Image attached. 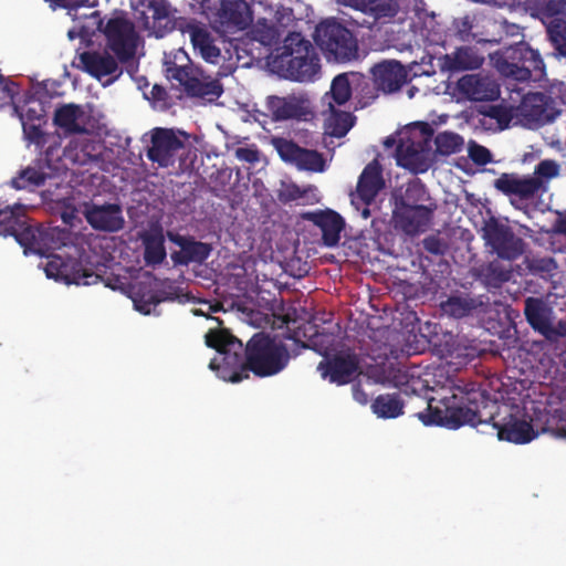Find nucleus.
Segmentation results:
<instances>
[{
    "label": "nucleus",
    "mask_w": 566,
    "mask_h": 566,
    "mask_svg": "<svg viewBox=\"0 0 566 566\" xmlns=\"http://www.w3.org/2000/svg\"><path fill=\"white\" fill-rule=\"evenodd\" d=\"M23 214L21 206L0 210V234H12L17 241L28 250L35 253H44L50 249L57 252L49 254L40 266L43 268L46 277L64 284L92 285L101 280L99 270L95 266L91 256L77 245L64 242L65 233L56 228L42 229L38 227H24L20 220Z\"/></svg>",
    "instance_id": "nucleus-1"
},
{
    "label": "nucleus",
    "mask_w": 566,
    "mask_h": 566,
    "mask_svg": "<svg viewBox=\"0 0 566 566\" xmlns=\"http://www.w3.org/2000/svg\"><path fill=\"white\" fill-rule=\"evenodd\" d=\"M481 394L475 390L465 392L457 388L448 391L436 405L431 399L428 413H421L420 419L426 424H439L449 428H458L462 424L475 426L478 419V399Z\"/></svg>",
    "instance_id": "nucleus-2"
},
{
    "label": "nucleus",
    "mask_w": 566,
    "mask_h": 566,
    "mask_svg": "<svg viewBox=\"0 0 566 566\" xmlns=\"http://www.w3.org/2000/svg\"><path fill=\"white\" fill-rule=\"evenodd\" d=\"M271 65L283 77L295 81H310L319 69L308 42L297 34L284 41L283 48L272 57Z\"/></svg>",
    "instance_id": "nucleus-3"
},
{
    "label": "nucleus",
    "mask_w": 566,
    "mask_h": 566,
    "mask_svg": "<svg viewBox=\"0 0 566 566\" xmlns=\"http://www.w3.org/2000/svg\"><path fill=\"white\" fill-rule=\"evenodd\" d=\"M432 132L426 123H415L398 134L397 164L412 172L426 171L432 160L427 143Z\"/></svg>",
    "instance_id": "nucleus-4"
},
{
    "label": "nucleus",
    "mask_w": 566,
    "mask_h": 566,
    "mask_svg": "<svg viewBox=\"0 0 566 566\" xmlns=\"http://www.w3.org/2000/svg\"><path fill=\"white\" fill-rule=\"evenodd\" d=\"M206 344L217 350V355L210 361V369L217 371L223 380L241 381L242 376L237 371L241 363L239 358L241 343L226 329L210 328L206 335Z\"/></svg>",
    "instance_id": "nucleus-5"
},
{
    "label": "nucleus",
    "mask_w": 566,
    "mask_h": 566,
    "mask_svg": "<svg viewBox=\"0 0 566 566\" xmlns=\"http://www.w3.org/2000/svg\"><path fill=\"white\" fill-rule=\"evenodd\" d=\"M433 203L419 184H411L406 190L401 203L395 210V220L407 233L422 231L430 219Z\"/></svg>",
    "instance_id": "nucleus-6"
},
{
    "label": "nucleus",
    "mask_w": 566,
    "mask_h": 566,
    "mask_svg": "<svg viewBox=\"0 0 566 566\" xmlns=\"http://www.w3.org/2000/svg\"><path fill=\"white\" fill-rule=\"evenodd\" d=\"M287 353L280 343L258 334L248 344V366L258 376L266 377L282 370Z\"/></svg>",
    "instance_id": "nucleus-7"
},
{
    "label": "nucleus",
    "mask_w": 566,
    "mask_h": 566,
    "mask_svg": "<svg viewBox=\"0 0 566 566\" xmlns=\"http://www.w3.org/2000/svg\"><path fill=\"white\" fill-rule=\"evenodd\" d=\"M316 42L328 60L347 61L356 54L352 33L336 22H324L316 28Z\"/></svg>",
    "instance_id": "nucleus-8"
},
{
    "label": "nucleus",
    "mask_w": 566,
    "mask_h": 566,
    "mask_svg": "<svg viewBox=\"0 0 566 566\" xmlns=\"http://www.w3.org/2000/svg\"><path fill=\"white\" fill-rule=\"evenodd\" d=\"M191 136L181 130L155 128L151 132V146L148 156L161 167H168L176 160L178 153L191 146Z\"/></svg>",
    "instance_id": "nucleus-9"
},
{
    "label": "nucleus",
    "mask_w": 566,
    "mask_h": 566,
    "mask_svg": "<svg viewBox=\"0 0 566 566\" xmlns=\"http://www.w3.org/2000/svg\"><path fill=\"white\" fill-rule=\"evenodd\" d=\"M533 411V406L514 408L502 422L495 424L499 439L514 443L532 441L537 436L534 429Z\"/></svg>",
    "instance_id": "nucleus-10"
},
{
    "label": "nucleus",
    "mask_w": 566,
    "mask_h": 566,
    "mask_svg": "<svg viewBox=\"0 0 566 566\" xmlns=\"http://www.w3.org/2000/svg\"><path fill=\"white\" fill-rule=\"evenodd\" d=\"M165 64L167 78L177 81L189 94L208 102L214 101L221 94V87L217 82H208L186 66L171 65L168 61Z\"/></svg>",
    "instance_id": "nucleus-11"
},
{
    "label": "nucleus",
    "mask_w": 566,
    "mask_h": 566,
    "mask_svg": "<svg viewBox=\"0 0 566 566\" xmlns=\"http://www.w3.org/2000/svg\"><path fill=\"white\" fill-rule=\"evenodd\" d=\"M271 144L283 161L301 170L321 172L325 169L326 161L317 151L303 149L283 137H273Z\"/></svg>",
    "instance_id": "nucleus-12"
},
{
    "label": "nucleus",
    "mask_w": 566,
    "mask_h": 566,
    "mask_svg": "<svg viewBox=\"0 0 566 566\" xmlns=\"http://www.w3.org/2000/svg\"><path fill=\"white\" fill-rule=\"evenodd\" d=\"M105 33L109 48L120 60L125 61L137 54L139 40L127 20L119 17L109 20Z\"/></svg>",
    "instance_id": "nucleus-13"
},
{
    "label": "nucleus",
    "mask_w": 566,
    "mask_h": 566,
    "mask_svg": "<svg viewBox=\"0 0 566 566\" xmlns=\"http://www.w3.org/2000/svg\"><path fill=\"white\" fill-rule=\"evenodd\" d=\"M382 186L379 167L376 164L368 165L359 178L356 192L352 193V205L357 210H361L364 219L369 217L370 212L367 206L374 201Z\"/></svg>",
    "instance_id": "nucleus-14"
},
{
    "label": "nucleus",
    "mask_w": 566,
    "mask_h": 566,
    "mask_svg": "<svg viewBox=\"0 0 566 566\" xmlns=\"http://www.w3.org/2000/svg\"><path fill=\"white\" fill-rule=\"evenodd\" d=\"M80 62L83 70L102 82L103 85L111 84L119 75L116 60L106 51L82 53Z\"/></svg>",
    "instance_id": "nucleus-15"
},
{
    "label": "nucleus",
    "mask_w": 566,
    "mask_h": 566,
    "mask_svg": "<svg viewBox=\"0 0 566 566\" xmlns=\"http://www.w3.org/2000/svg\"><path fill=\"white\" fill-rule=\"evenodd\" d=\"M523 125L535 128L551 122L555 117L554 109L549 107L543 94H528L520 106Z\"/></svg>",
    "instance_id": "nucleus-16"
},
{
    "label": "nucleus",
    "mask_w": 566,
    "mask_h": 566,
    "mask_svg": "<svg viewBox=\"0 0 566 566\" xmlns=\"http://www.w3.org/2000/svg\"><path fill=\"white\" fill-rule=\"evenodd\" d=\"M87 222L97 230L117 231L124 226V217L118 206H86L84 210Z\"/></svg>",
    "instance_id": "nucleus-17"
},
{
    "label": "nucleus",
    "mask_w": 566,
    "mask_h": 566,
    "mask_svg": "<svg viewBox=\"0 0 566 566\" xmlns=\"http://www.w3.org/2000/svg\"><path fill=\"white\" fill-rule=\"evenodd\" d=\"M374 78L384 92L397 91L407 80V71L395 61H388L374 67Z\"/></svg>",
    "instance_id": "nucleus-18"
},
{
    "label": "nucleus",
    "mask_w": 566,
    "mask_h": 566,
    "mask_svg": "<svg viewBox=\"0 0 566 566\" xmlns=\"http://www.w3.org/2000/svg\"><path fill=\"white\" fill-rule=\"evenodd\" d=\"M357 368V361L350 354H340L326 365L321 363L318 369L323 378L338 385L350 380Z\"/></svg>",
    "instance_id": "nucleus-19"
},
{
    "label": "nucleus",
    "mask_w": 566,
    "mask_h": 566,
    "mask_svg": "<svg viewBox=\"0 0 566 566\" xmlns=\"http://www.w3.org/2000/svg\"><path fill=\"white\" fill-rule=\"evenodd\" d=\"M459 88L469 98L475 101L494 99L499 96V86L489 78L467 75L459 81Z\"/></svg>",
    "instance_id": "nucleus-20"
},
{
    "label": "nucleus",
    "mask_w": 566,
    "mask_h": 566,
    "mask_svg": "<svg viewBox=\"0 0 566 566\" xmlns=\"http://www.w3.org/2000/svg\"><path fill=\"white\" fill-rule=\"evenodd\" d=\"M485 237L503 258L512 259L521 252V241L503 228L488 226Z\"/></svg>",
    "instance_id": "nucleus-21"
},
{
    "label": "nucleus",
    "mask_w": 566,
    "mask_h": 566,
    "mask_svg": "<svg viewBox=\"0 0 566 566\" xmlns=\"http://www.w3.org/2000/svg\"><path fill=\"white\" fill-rule=\"evenodd\" d=\"M525 314L534 328L543 335L551 337L556 329L552 322V311L543 302L528 298L525 304Z\"/></svg>",
    "instance_id": "nucleus-22"
},
{
    "label": "nucleus",
    "mask_w": 566,
    "mask_h": 566,
    "mask_svg": "<svg viewBox=\"0 0 566 566\" xmlns=\"http://www.w3.org/2000/svg\"><path fill=\"white\" fill-rule=\"evenodd\" d=\"M495 187L507 195L528 198L539 188V182L534 178L503 175L495 180Z\"/></svg>",
    "instance_id": "nucleus-23"
},
{
    "label": "nucleus",
    "mask_w": 566,
    "mask_h": 566,
    "mask_svg": "<svg viewBox=\"0 0 566 566\" xmlns=\"http://www.w3.org/2000/svg\"><path fill=\"white\" fill-rule=\"evenodd\" d=\"M45 114L44 107L36 99L28 102V108L23 109L20 114L24 134L29 139L40 143L41 142V124Z\"/></svg>",
    "instance_id": "nucleus-24"
},
{
    "label": "nucleus",
    "mask_w": 566,
    "mask_h": 566,
    "mask_svg": "<svg viewBox=\"0 0 566 566\" xmlns=\"http://www.w3.org/2000/svg\"><path fill=\"white\" fill-rule=\"evenodd\" d=\"M88 116L75 105H65L55 113V124L67 132H83Z\"/></svg>",
    "instance_id": "nucleus-25"
},
{
    "label": "nucleus",
    "mask_w": 566,
    "mask_h": 566,
    "mask_svg": "<svg viewBox=\"0 0 566 566\" xmlns=\"http://www.w3.org/2000/svg\"><path fill=\"white\" fill-rule=\"evenodd\" d=\"M275 114L280 118H302L310 114V101L303 96L276 98Z\"/></svg>",
    "instance_id": "nucleus-26"
},
{
    "label": "nucleus",
    "mask_w": 566,
    "mask_h": 566,
    "mask_svg": "<svg viewBox=\"0 0 566 566\" xmlns=\"http://www.w3.org/2000/svg\"><path fill=\"white\" fill-rule=\"evenodd\" d=\"M315 222L323 231L325 243L327 245H335L344 227L340 216L334 211H325L315 217Z\"/></svg>",
    "instance_id": "nucleus-27"
},
{
    "label": "nucleus",
    "mask_w": 566,
    "mask_h": 566,
    "mask_svg": "<svg viewBox=\"0 0 566 566\" xmlns=\"http://www.w3.org/2000/svg\"><path fill=\"white\" fill-rule=\"evenodd\" d=\"M356 78L357 75L355 74H342L336 76L332 83L331 92L323 98L324 104H326L328 108H332L334 107L332 101H335L338 105L347 102L352 95V83Z\"/></svg>",
    "instance_id": "nucleus-28"
},
{
    "label": "nucleus",
    "mask_w": 566,
    "mask_h": 566,
    "mask_svg": "<svg viewBox=\"0 0 566 566\" xmlns=\"http://www.w3.org/2000/svg\"><path fill=\"white\" fill-rule=\"evenodd\" d=\"M145 258L148 263H158L165 255L163 230L158 226L151 228L144 234Z\"/></svg>",
    "instance_id": "nucleus-29"
},
{
    "label": "nucleus",
    "mask_w": 566,
    "mask_h": 566,
    "mask_svg": "<svg viewBox=\"0 0 566 566\" xmlns=\"http://www.w3.org/2000/svg\"><path fill=\"white\" fill-rule=\"evenodd\" d=\"M388 380L389 377L380 376L375 371L360 375L357 384L354 386V399L361 405H366L369 401V396L375 394L374 387L377 384H385Z\"/></svg>",
    "instance_id": "nucleus-30"
},
{
    "label": "nucleus",
    "mask_w": 566,
    "mask_h": 566,
    "mask_svg": "<svg viewBox=\"0 0 566 566\" xmlns=\"http://www.w3.org/2000/svg\"><path fill=\"white\" fill-rule=\"evenodd\" d=\"M191 41L193 48L199 51L200 55L210 63H216L220 50L213 43L209 32L205 29H193L191 32Z\"/></svg>",
    "instance_id": "nucleus-31"
},
{
    "label": "nucleus",
    "mask_w": 566,
    "mask_h": 566,
    "mask_svg": "<svg viewBox=\"0 0 566 566\" xmlns=\"http://www.w3.org/2000/svg\"><path fill=\"white\" fill-rule=\"evenodd\" d=\"M353 126V117L349 113L337 112L334 107L328 108L325 118L326 134L335 137L344 136Z\"/></svg>",
    "instance_id": "nucleus-32"
},
{
    "label": "nucleus",
    "mask_w": 566,
    "mask_h": 566,
    "mask_svg": "<svg viewBox=\"0 0 566 566\" xmlns=\"http://www.w3.org/2000/svg\"><path fill=\"white\" fill-rule=\"evenodd\" d=\"M402 408V402L394 395L379 396L371 405L374 413L385 419L400 416Z\"/></svg>",
    "instance_id": "nucleus-33"
},
{
    "label": "nucleus",
    "mask_w": 566,
    "mask_h": 566,
    "mask_svg": "<svg viewBox=\"0 0 566 566\" xmlns=\"http://www.w3.org/2000/svg\"><path fill=\"white\" fill-rule=\"evenodd\" d=\"M463 138L455 133L443 132L436 137L437 151L441 155L458 153L463 147Z\"/></svg>",
    "instance_id": "nucleus-34"
},
{
    "label": "nucleus",
    "mask_w": 566,
    "mask_h": 566,
    "mask_svg": "<svg viewBox=\"0 0 566 566\" xmlns=\"http://www.w3.org/2000/svg\"><path fill=\"white\" fill-rule=\"evenodd\" d=\"M50 175L48 172H44L36 167H29L23 170L18 178L13 179L12 184L18 189L27 188L29 186H39Z\"/></svg>",
    "instance_id": "nucleus-35"
},
{
    "label": "nucleus",
    "mask_w": 566,
    "mask_h": 566,
    "mask_svg": "<svg viewBox=\"0 0 566 566\" xmlns=\"http://www.w3.org/2000/svg\"><path fill=\"white\" fill-rule=\"evenodd\" d=\"M178 244L182 248L187 256L192 261L205 260L210 252V249L205 243L189 242L182 238L178 240Z\"/></svg>",
    "instance_id": "nucleus-36"
},
{
    "label": "nucleus",
    "mask_w": 566,
    "mask_h": 566,
    "mask_svg": "<svg viewBox=\"0 0 566 566\" xmlns=\"http://www.w3.org/2000/svg\"><path fill=\"white\" fill-rule=\"evenodd\" d=\"M486 119H489L490 123L485 120L484 125H488L490 128H493L492 122L494 120V128L504 129L509 127V124L511 122V115L505 108L491 107L489 113L486 114Z\"/></svg>",
    "instance_id": "nucleus-37"
},
{
    "label": "nucleus",
    "mask_w": 566,
    "mask_h": 566,
    "mask_svg": "<svg viewBox=\"0 0 566 566\" xmlns=\"http://www.w3.org/2000/svg\"><path fill=\"white\" fill-rule=\"evenodd\" d=\"M130 297L133 300L135 308L145 315L150 314L158 302L155 300V296L153 294L145 295L136 291L132 293Z\"/></svg>",
    "instance_id": "nucleus-38"
},
{
    "label": "nucleus",
    "mask_w": 566,
    "mask_h": 566,
    "mask_svg": "<svg viewBox=\"0 0 566 566\" xmlns=\"http://www.w3.org/2000/svg\"><path fill=\"white\" fill-rule=\"evenodd\" d=\"M536 174L545 179L557 177L559 174V166L554 160H543L536 168Z\"/></svg>",
    "instance_id": "nucleus-39"
},
{
    "label": "nucleus",
    "mask_w": 566,
    "mask_h": 566,
    "mask_svg": "<svg viewBox=\"0 0 566 566\" xmlns=\"http://www.w3.org/2000/svg\"><path fill=\"white\" fill-rule=\"evenodd\" d=\"M469 155L478 164L483 165L491 160L490 151L480 145L474 143L469 144Z\"/></svg>",
    "instance_id": "nucleus-40"
},
{
    "label": "nucleus",
    "mask_w": 566,
    "mask_h": 566,
    "mask_svg": "<svg viewBox=\"0 0 566 566\" xmlns=\"http://www.w3.org/2000/svg\"><path fill=\"white\" fill-rule=\"evenodd\" d=\"M235 157L241 161L254 164L260 160V153L253 146H244L235 149Z\"/></svg>",
    "instance_id": "nucleus-41"
},
{
    "label": "nucleus",
    "mask_w": 566,
    "mask_h": 566,
    "mask_svg": "<svg viewBox=\"0 0 566 566\" xmlns=\"http://www.w3.org/2000/svg\"><path fill=\"white\" fill-rule=\"evenodd\" d=\"M237 7L240 10V18L234 19V23L239 29H244L252 21L253 12L245 2H239L237 3Z\"/></svg>",
    "instance_id": "nucleus-42"
},
{
    "label": "nucleus",
    "mask_w": 566,
    "mask_h": 566,
    "mask_svg": "<svg viewBox=\"0 0 566 566\" xmlns=\"http://www.w3.org/2000/svg\"><path fill=\"white\" fill-rule=\"evenodd\" d=\"M500 71L507 76H514L517 80H524L528 76V66L518 69L514 65H507L506 67H500Z\"/></svg>",
    "instance_id": "nucleus-43"
},
{
    "label": "nucleus",
    "mask_w": 566,
    "mask_h": 566,
    "mask_svg": "<svg viewBox=\"0 0 566 566\" xmlns=\"http://www.w3.org/2000/svg\"><path fill=\"white\" fill-rule=\"evenodd\" d=\"M275 38L276 31L269 25L264 24V30L256 31V39L264 44H271Z\"/></svg>",
    "instance_id": "nucleus-44"
},
{
    "label": "nucleus",
    "mask_w": 566,
    "mask_h": 566,
    "mask_svg": "<svg viewBox=\"0 0 566 566\" xmlns=\"http://www.w3.org/2000/svg\"><path fill=\"white\" fill-rule=\"evenodd\" d=\"M61 217H62V220L64 221V223H66L71 227H74L75 221L78 219L75 213V209L71 206L64 207V210L61 212Z\"/></svg>",
    "instance_id": "nucleus-45"
},
{
    "label": "nucleus",
    "mask_w": 566,
    "mask_h": 566,
    "mask_svg": "<svg viewBox=\"0 0 566 566\" xmlns=\"http://www.w3.org/2000/svg\"><path fill=\"white\" fill-rule=\"evenodd\" d=\"M90 156V153L87 150H83V155H78V154H73V150L71 148H69L66 151H65V157L66 159L71 160L72 163H85L86 160V157Z\"/></svg>",
    "instance_id": "nucleus-46"
},
{
    "label": "nucleus",
    "mask_w": 566,
    "mask_h": 566,
    "mask_svg": "<svg viewBox=\"0 0 566 566\" xmlns=\"http://www.w3.org/2000/svg\"><path fill=\"white\" fill-rule=\"evenodd\" d=\"M527 53H528V54L533 57V60H534V62H533V64H534V65H533V66H534V67H539L541 61L537 59L536 53H535V52H533V51H528Z\"/></svg>",
    "instance_id": "nucleus-47"
},
{
    "label": "nucleus",
    "mask_w": 566,
    "mask_h": 566,
    "mask_svg": "<svg viewBox=\"0 0 566 566\" xmlns=\"http://www.w3.org/2000/svg\"><path fill=\"white\" fill-rule=\"evenodd\" d=\"M282 197H284L285 199H294L296 198V190H293V192H291L290 195L285 196L283 192L281 193Z\"/></svg>",
    "instance_id": "nucleus-48"
},
{
    "label": "nucleus",
    "mask_w": 566,
    "mask_h": 566,
    "mask_svg": "<svg viewBox=\"0 0 566 566\" xmlns=\"http://www.w3.org/2000/svg\"><path fill=\"white\" fill-rule=\"evenodd\" d=\"M175 57L177 60H182L184 57H186V53L184 51H178Z\"/></svg>",
    "instance_id": "nucleus-49"
},
{
    "label": "nucleus",
    "mask_w": 566,
    "mask_h": 566,
    "mask_svg": "<svg viewBox=\"0 0 566 566\" xmlns=\"http://www.w3.org/2000/svg\"><path fill=\"white\" fill-rule=\"evenodd\" d=\"M340 3H344V4H347V6H353V2L352 0H338Z\"/></svg>",
    "instance_id": "nucleus-50"
},
{
    "label": "nucleus",
    "mask_w": 566,
    "mask_h": 566,
    "mask_svg": "<svg viewBox=\"0 0 566 566\" xmlns=\"http://www.w3.org/2000/svg\"><path fill=\"white\" fill-rule=\"evenodd\" d=\"M560 231L566 234V221L562 223Z\"/></svg>",
    "instance_id": "nucleus-51"
},
{
    "label": "nucleus",
    "mask_w": 566,
    "mask_h": 566,
    "mask_svg": "<svg viewBox=\"0 0 566 566\" xmlns=\"http://www.w3.org/2000/svg\"><path fill=\"white\" fill-rule=\"evenodd\" d=\"M69 38L70 39H74L75 38V32L73 30L69 31Z\"/></svg>",
    "instance_id": "nucleus-52"
},
{
    "label": "nucleus",
    "mask_w": 566,
    "mask_h": 566,
    "mask_svg": "<svg viewBox=\"0 0 566 566\" xmlns=\"http://www.w3.org/2000/svg\"><path fill=\"white\" fill-rule=\"evenodd\" d=\"M478 64H479V62H475L474 64H469L468 66H469V67H473V66H475V65H478Z\"/></svg>",
    "instance_id": "nucleus-53"
},
{
    "label": "nucleus",
    "mask_w": 566,
    "mask_h": 566,
    "mask_svg": "<svg viewBox=\"0 0 566 566\" xmlns=\"http://www.w3.org/2000/svg\"><path fill=\"white\" fill-rule=\"evenodd\" d=\"M389 144H391V140L390 139L386 140V145L388 146Z\"/></svg>",
    "instance_id": "nucleus-54"
},
{
    "label": "nucleus",
    "mask_w": 566,
    "mask_h": 566,
    "mask_svg": "<svg viewBox=\"0 0 566 566\" xmlns=\"http://www.w3.org/2000/svg\"><path fill=\"white\" fill-rule=\"evenodd\" d=\"M202 312L201 311H195V314H201Z\"/></svg>",
    "instance_id": "nucleus-55"
},
{
    "label": "nucleus",
    "mask_w": 566,
    "mask_h": 566,
    "mask_svg": "<svg viewBox=\"0 0 566 566\" xmlns=\"http://www.w3.org/2000/svg\"><path fill=\"white\" fill-rule=\"evenodd\" d=\"M563 437H565V438H566V429H565V430H563Z\"/></svg>",
    "instance_id": "nucleus-56"
}]
</instances>
